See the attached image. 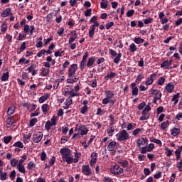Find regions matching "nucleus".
<instances>
[{
  "label": "nucleus",
  "instance_id": "nucleus-9",
  "mask_svg": "<svg viewBox=\"0 0 182 182\" xmlns=\"http://www.w3.org/2000/svg\"><path fill=\"white\" fill-rule=\"evenodd\" d=\"M82 173L84 176H91L92 169L90 168V166H89V165H82Z\"/></svg>",
  "mask_w": 182,
  "mask_h": 182
},
{
  "label": "nucleus",
  "instance_id": "nucleus-19",
  "mask_svg": "<svg viewBox=\"0 0 182 182\" xmlns=\"http://www.w3.org/2000/svg\"><path fill=\"white\" fill-rule=\"evenodd\" d=\"M150 91L151 95H154V97H159V100L161 99L162 94L160 90L151 89Z\"/></svg>",
  "mask_w": 182,
  "mask_h": 182
},
{
  "label": "nucleus",
  "instance_id": "nucleus-6",
  "mask_svg": "<svg viewBox=\"0 0 182 182\" xmlns=\"http://www.w3.org/2000/svg\"><path fill=\"white\" fill-rule=\"evenodd\" d=\"M23 31L24 33H28L31 36V35H33V32L35 31V26L32 25L29 26V25L26 24L23 26Z\"/></svg>",
  "mask_w": 182,
  "mask_h": 182
},
{
  "label": "nucleus",
  "instance_id": "nucleus-30",
  "mask_svg": "<svg viewBox=\"0 0 182 182\" xmlns=\"http://www.w3.org/2000/svg\"><path fill=\"white\" fill-rule=\"evenodd\" d=\"M8 80H9V72L3 73V75L1 76V81L6 82Z\"/></svg>",
  "mask_w": 182,
  "mask_h": 182
},
{
  "label": "nucleus",
  "instance_id": "nucleus-31",
  "mask_svg": "<svg viewBox=\"0 0 182 182\" xmlns=\"http://www.w3.org/2000/svg\"><path fill=\"white\" fill-rule=\"evenodd\" d=\"M168 126H170V122L168 120H167L161 124V129L162 130H166V129H167V127H168Z\"/></svg>",
  "mask_w": 182,
  "mask_h": 182
},
{
  "label": "nucleus",
  "instance_id": "nucleus-1",
  "mask_svg": "<svg viewBox=\"0 0 182 182\" xmlns=\"http://www.w3.org/2000/svg\"><path fill=\"white\" fill-rule=\"evenodd\" d=\"M60 153L62 156V160L67 164H72V163H77V159H73V156H72V150L69 148H62L60 150Z\"/></svg>",
  "mask_w": 182,
  "mask_h": 182
},
{
  "label": "nucleus",
  "instance_id": "nucleus-60",
  "mask_svg": "<svg viewBox=\"0 0 182 182\" xmlns=\"http://www.w3.org/2000/svg\"><path fill=\"white\" fill-rule=\"evenodd\" d=\"M6 176H8V173H6V172L2 173L0 176V180H1V181H4L5 180H6Z\"/></svg>",
  "mask_w": 182,
  "mask_h": 182
},
{
  "label": "nucleus",
  "instance_id": "nucleus-39",
  "mask_svg": "<svg viewBox=\"0 0 182 182\" xmlns=\"http://www.w3.org/2000/svg\"><path fill=\"white\" fill-rule=\"evenodd\" d=\"M165 82H166V77H161L157 81V85H159V86H163Z\"/></svg>",
  "mask_w": 182,
  "mask_h": 182
},
{
  "label": "nucleus",
  "instance_id": "nucleus-3",
  "mask_svg": "<svg viewBox=\"0 0 182 182\" xmlns=\"http://www.w3.org/2000/svg\"><path fill=\"white\" fill-rule=\"evenodd\" d=\"M109 55H111L112 58H114L113 60L114 63H116V65H119L120 60H122V53H119L117 54V52H116L114 50L109 49Z\"/></svg>",
  "mask_w": 182,
  "mask_h": 182
},
{
  "label": "nucleus",
  "instance_id": "nucleus-34",
  "mask_svg": "<svg viewBox=\"0 0 182 182\" xmlns=\"http://www.w3.org/2000/svg\"><path fill=\"white\" fill-rule=\"evenodd\" d=\"M17 169L19 171V173H22L23 174H25L26 173L25 166L23 165H17Z\"/></svg>",
  "mask_w": 182,
  "mask_h": 182
},
{
  "label": "nucleus",
  "instance_id": "nucleus-12",
  "mask_svg": "<svg viewBox=\"0 0 182 182\" xmlns=\"http://www.w3.org/2000/svg\"><path fill=\"white\" fill-rule=\"evenodd\" d=\"M132 95V96L139 95V87H137V84L136 82L131 83Z\"/></svg>",
  "mask_w": 182,
  "mask_h": 182
},
{
  "label": "nucleus",
  "instance_id": "nucleus-29",
  "mask_svg": "<svg viewBox=\"0 0 182 182\" xmlns=\"http://www.w3.org/2000/svg\"><path fill=\"white\" fill-rule=\"evenodd\" d=\"M150 141L151 143H156V144H158V146H159L160 147H161V146H163V143L161 142V140H160V139H157L156 138H151Z\"/></svg>",
  "mask_w": 182,
  "mask_h": 182
},
{
  "label": "nucleus",
  "instance_id": "nucleus-46",
  "mask_svg": "<svg viewBox=\"0 0 182 182\" xmlns=\"http://www.w3.org/2000/svg\"><path fill=\"white\" fill-rule=\"evenodd\" d=\"M29 127H33L36 123H38V119L37 118H33L32 119L30 120L29 122Z\"/></svg>",
  "mask_w": 182,
  "mask_h": 182
},
{
  "label": "nucleus",
  "instance_id": "nucleus-10",
  "mask_svg": "<svg viewBox=\"0 0 182 182\" xmlns=\"http://www.w3.org/2000/svg\"><path fill=\"white\" fill-rule=\"evenodd\" d=\"M147 141H149V140H147L146 137H140L136 141V146L139 149H141V146L147 144Z\"/></svg>",
  "mask_w": 182,
  "mask_h": 182
},
{
  "label": "nucleus",
  "instance_id": "nucleus-23",
  "mask_svg": "<svg viewBox=\"0 0 182 182\" xmlns=\"http://www.w3.org/2000/svg\"><path fill=\"white\" fill-rule=\"evenodd\" d=\"M10 15H12V13H11V9H9V8L6 9L1 14V18H7V16H10Z\"/></svg>",
  "mask_w": 182,
  "mask_h": 182
},
{
  "label": "nucleus",
  "instance_id": "nucleus-16",
  "mask_svg": "<svg viewBox=\"0 0 182 182\" xmlns=\"http://www.w3.org/2000/svg\"><path fill=\"white\" fill-rule=\"evenodd\" d=\"M70 33L73 36L70 37L69 38V41H68L69 44L73 43V42H75V41L77 39V33H76V31H72Z\"/></svg>",
  "mask_w": 182,
  "mask_h": 182
},
{
  "label": "nucleus",
  "instance_id": "nucleus-59",
  "mask_svg": "<svg viewBox=\"0 0 182 182\" xmlns=\"http://www.w3.org/2000/svg\"><path fill=\"white\" fill-rule=\"evenodd\" d=\"M39 108H37L36 110L35 111V112H32L31 114V117H35V116H39L40 113H39Z\"/></svg>",
  "mask_w": 182,
  "mask_h": 182
},
{
  "label": "nucleus",
  "instance_id": "nucleus-22",
  "mask_svg": "<svg viewBox=\"0 0 182 182\" xmlns=\"http://www.w3.org/2000/svg\"><path fill=\"white\" fill-rule=\"evenodd\" d=\"M64 104L65 105V106H63V109H69V106H70L71 105H73V100L70 98V97H68L66 99Z\"/></svg>",
  "mask_w": 182,
  "mask_h": 182
},
{
  "label": "nucleus",
  "instance_id": "nucleus-36",
  "mask_svg": "<svg viewBox=\"0 0 182 182\" xmlns=\"http://www.w3.org/2000/svg\"><path fill=\"white\" fill-rule=\"evenodd\" d=\"M119 164H121V166L124 168L129 166V161L127 160H119L118 161Z\"/></svg>",
  "mask_w": 182,
  "mask_h": 182
},
{
  "label": "nucleus",
  "instance_id": "nucleus-55",
  "mask_svg": "<svg viewBox=\"0 0 182 182\" xmlns=\"http://www.w3.org/2000/svg\"><path fill=\"white\" fill-rule=\"evenodd\" d=\"M85 16H92V9H87L85 12Z\"/></svg>",
  "mask_w": 182,
  "mask_h": 182
},
{
  "label": "nucleus",
  "instance_id": "nucleus-63",
  "mask_svg": "<svg viewBox=\"0 0 182 182\" xmlns=\"http://www.w3.org/2000/svg\"><path fill=\"white\" fill-rule=\"evenodd\" d=\"M69 3L70 6H76L77 8V1L76 0H70Z\"/></svg>",
  "mask_w": 182,
  "mask_h": 182
},
{
  "label": "nucleus",
  "instance_id": "nucleus-32",
  "mask_svg": "<svg viewBox=\"0 0 182 182\" xmlns=\"http://www.w3.org/2000/svg\"><path fill=\"white\" fill-rule=\"evenodd\" d=\"M105 94L106 95V97L108 99H112V97H114V93H113L111 90L105 91Z\"/></svg>",
  "mask_w": 182,
  "mask_h": 182
},
{
  "label": "nucleus",
  "instance_id": "nucleus-41",
  "mask_svg": "<svg viewBox=\"0 0 182 182\" xmlns=\"http://www.w3.org/2000/svg\"><path fill=\"white\" fill-rule=\"evenodd\" d=\"M11 140L12 136H7L4 137V143H5V144H9Z\"/></svg>",
  "mask_w": 182,
  "mask_h": 182
},
{
  "label": "nucleus",
  "instance_id": "nucleus-62",
  "mask_svg": "<svg viewBox=\"0 0 182 182\" xmlns=\"http://www.w3.org/2000/svg\"><path fill=\"white\" fill-rule=\"evenodd\" d=\"M102 105H108V103H110V98L106 97L102 100Z\"/></svg>",
  "mask_w": 182,
  "mask_h": 182
},
{
  "label": "nucleus",
  "instance_id": "nucleus-8",
  "mask_svg": "<svg viewBox=\"0 0 182 182\" xmlns=\"http://www.w3.org/2000/svg\"><path fill=\"white\" fill-rule=\"evenodd\" d=\"M76 70H77V64L71 65L68 69V77H72L76 73Z\"/></svg>",
  "mask_w": 182,
  "mask_h": 182
},
{
  "label": "nucleus",
  "instance_id": "nucleus-27",
  "mask_svg": "<svg viewBox=\"0 0 182 182\" xmlns=\"http://www.w3.org/2000/svg\"><path fill=\"white\" fill-rule=\"evenodd\" d=\"M171 134L176 137V136H178L180 134V129L178 128H173L171 129Z\"/></svg>",
  "mask_w": 182,
  "mask_h": 182
},
{
  "label": "nucleus",
  "instance_id": "nucleus-49",
  "mask_svg": "<svg viewBox=\"0 0 182 182\" xmlns=\"http://www.w3.org/2000/svg\"><path fill=\"white\" fill-rule=\"evenodd\" d=\"M68 127H69V124H66L65 125V127H63V130H62V132H63V134L65 136H66V134H68V132H69Z\"/></svg>",
  "mask_w": 182,
  "mask_h": 182
},
{
  "label": "nucleus",
  "instance_id": "nucleus-42",
  "mask_svg": "<svg viewBox=\"0 0 182 182\" xmlns=\"http://www.w3.org/2000/svg\"><path fill=\"white\" fill-rule=\"evenodd\" d=\"M46 22H52L53 20V13H50L49 14L47 15L46 17Z\"/></svg>",
  "mask_w": 182,
  "mask_h": 182
},
{
  "label": "nucleus",
  "instance_id": "nucleus-61",
  "mask_svg": "<svg viewBox=\"0 0 182 182\" xmlns=\"http://www.w3.org/2000/svg\"><path fill=\"white\" fill-rule=\"evenodd\" d=\"M153 22V18H149L144 20V23L145 25H149V23H151Z\"/></svg>",
  "mask_w": 182,
  "mask_h": 182
},
{
  "label": "nucleus",
  "instance_id": "nucleus-7",
  "mask_svg": "<svg viewBox=\"0 0 182 182\" xmlns=\"http://www.w3.org/2000/svg\"><path fill=\"white\" fill-rule=\"evenodd\" d=\"M11 147H16L14 149V151L18 154V153H21V149H23L24 146L22 141H18L15 142Z\"/></svg>",
  "mask_w": 182,
  "mask_h": 182
},
{
  "label": "nucleus",
  "instance_id": "nucleus-17",
  "mask_svg": "<svg viewBox=\"0 0 182 182\" xmlns=\"http://www.w3.org/2000/svg\"><path fill=\"white\" fill-rule=\"evenodd\" d=\"M174 87L176 85L173 82H169L166 85L165 89L168 93H173V90H174Z\"/></svg>",
  "mask_w": 182,
  "mask_h": 182
},
{
  "label": "nucleus",
  "instance_id": "nucleus-56",
  "mask_svg": "<svg viewBox=\"0 0 182 182\" xmlns=\"http://www.w3.org/2000/svg\"><path fill=\"white\" fill-rule=\"evenodd\" d=\"M144 174L145 176H150V174H151V171H150V168H144Z\"/></svg>",
  "mask_w": 182,
  "mask_h": 182
},
{
  "label": "nucleus",
  "instance_id": "nucleus-15",
  "mask_svg": "<svg viewBox=\"0 0 182 182\" xmlns=\"http://www.w3.org/2000/svg\"><path fill=\"white\" fill-rule=\"evenodd\" d=\"M95 62H96V57L92 56V57L88 58L86 66L87 68H93V66H95Z\"/></svg>",
  "mask_w": 182,
  "mask_h": 182
},
{
  "label": "nucleus",
  "instance_id": "nucleus-33",
  "mask_svg": "<svg viewBox=\"0 0 182 182\" xmlns=\"http://www.w3.org/2000/svg\"><path fill=\"white\" fill-rule=\"evenodd\" d=\"M48 99H49V94H46L39 98L38 102L39 103H43L46 100H48Z\"/></svg>",
  "mask_w": 182,
  "mask_h": 182
},
{
  "label": "nucleus",
  "instance_id": "nucleus-45",
  "mask_svg": "<svg viewBox=\"0 0 182 182\" xmlns=\"http://www.w3.org/2000/svg\"><path fill=\"white\" fill-rule=\"evenodd\" d=\"M36 164H35V163L32 161H31L27 166V168L28 170H32V168H35Z\"/></svg>",
  "mask_w": 182,
  "mask_h": 182
},
{
  "label": "nucleus",
  "instance_id": "nucleus-28",
  "mask_svg": "<svg viewBox=\"0 0 182 182\" xmlns=\"http://www.w3.org/2000/svg\"><path fill=\"white\" fill-rule=\"evenodd\" d=\"M178 97H180V93H176L173 95L171 102H173L174 106L178 103Z\"/></svg>",
  "mask_w": 182,
  "mask_h": 182
},
{
  "label": "nucleus",
  "instance_id": "nucleus-35",
  "mask_svg": "<svg viewBox=\"0 0 182 182\" xmlns=\"http://www.w3.org/2000/svg\"><path fill=\"white\" fill-rule=\"evenodd\" d=\"M53 126H55V124H52L50 121H47L45 125V129L47 132H49Z\"/></svg>",
  "mask_w": 182,
  "mask_h": 182
},
{
  "label": "nucleus",
  "instance_id": "nucleus-14",
  "mask_svg": "<svg viewBox=\"0 0 182 182\" xmlns=\"http://www.w3.org/2000/svg\"><path fill=\"white\" fill-rule=\"evenodd\" d=\"M78 132H80V136H85V134L89 132V129L86 125H82L78 128Z\"/></svg>",
  "mask_w": 182,
  "mask_h": 182
},
{
  "label": "nucleus",
  "instance_id": "nucleus-58",
  "mask_svg": "<svg viewBox=\"0 0 182 182\" xmlns=\"http://www.w3.org/2000/svg\"><path fill=\"white\" fill-rule=\"evenodd\" d=\"M47 159L46 152L43 151L41 154V161H45Z\"/></svg>",
  "mask_w": 182,
  "mask_h": 182
},
{
  "label": "nucleus",
  "instance_id": "nucleus-57",
  "mask_svg": "<svg viewBox=\"0 0 182 182\" xmlns=\"http://www.w3.org/2000/svg\"><path fill=\"white\" fill-rule=\"evenodd\" d=\"M100 8L102 9H106V8H107V1H102L100 3Z\"/></svg>",
  "mask_w": 182,
  "mask_h": 182
},
{
  "label": "nucleus",
  "instance_id": "nucleus-24",
  "mask_svg": "<svg viewBox=\"0 0 182 182\" xmlns=\"http://www.w3.org/2000/svg\"><path fill=\"white\" fill-rule=\"evenodd\" d=\"M142 116L140 117V120H148V119L150 118V114H149V112L146 110H143L141 112Z\"/></svg>",
  "mask_w": 182,
  "mask_h": 182
},
{
  "label": "nucleus",
  "instance_id": "nucleus-38",
  "mask_svg": "<svg viewBox=\"0 0 182 182\" xmlns=\"http://www.w3.org/2000/svg\"><path fill=\"white\" fill-rule=\"evenodd\" d=\"M144 79V75L143 74H139L137 77L136 79L134 82V83H136V85H139V83H140V82H141V80Z\"/></svg>",
  "mask_w": 182,
  "mask_h": 182
},
{
  "label": "nucleus",
  "instance_id": "nucleus-50",
  "mask_svg": "<svg viewBox=\"0 0 182 182\" xmlns=\"http://www.w3.org/2000/svg\"><path fill=\"white\" fill-rule=\"evenodd\" d=\"M36 65L31 64L30 67H28L26 70H28V73H32L35 70V67Z\"/></svg>",
  "mask_w": 182,
  "mask_h": 182
},
{
  "label": "nucleus",
  "instance_id": "nucleus-18",
  "mask_svg": "<svg viewBox=\"0 0 182 182\" xmlns=\"http://www.w3.org/2000/svg\"><path fill=\"white\" fill-rule=\"evenodd\" d=\"M15 123H16V119L12 116H10L9 118H7L6 124L7 126H9V127H11V126H14Z\"/></svg>",
  "mask_w": 182,
  "mask_h": 182
},
{
  "label": "nucleus",
  "instance_id": "nucleus-53",
  "mask_svg": "<svg viewBox=\"0 0 182 182\" xmlns=\"http://www.w3.org/2000/svg\"><path fill=\"white\" fill-rule=\"evenodd\" d=\"M165 150L166 151V155L167 156V157H170L171 156L173 155V150L168 149V148H166Z\"/></svg>",
  "mask_w": 182,
  "mask_h": 182
},
{
  "label": "nucleus",
  "instance_id": "nucleus-13",
  "mask_svg": "<svg viewBox=\"0 0 182 182\" xmlns=\"http://www.w3.org/2000/svg\"><path fill=\"white\" fill-rule=\"evenodd\" d=\"M43 138V134L39 132V134H34L33 135V141L34 143H39Z\"/></svg>",
  "mask_w": 182,
  "mask_h": 182
},
{
  "label": "nucleus",
  "instance_id": "nucleus-47",
  "mask_svg": "<svg viewBox=\"0 0 182 182\" xmlns=\"http://www.w3.org/2000/svg\"><path fill=\"white\" fill-rule=\"evenodd\" d=\"M25 38H26V33H19L18 36L17 38V41H23Z\"/></svg>",
  "mask_w": 182,
  "mask_h": 182
},
{
  "label": "nucleus",
  "instance_id": "nucleus-44",
  "mask_svg": "<svg viewBox=\"0 0 182 182\" xmlns=\"http://www.w3.org/2000/svg\"><path fill=\"white\" fill-rule=\"evenodd\" d=\"M161 68H164L165 69H168V68H170V65L168 64V60H166L165 61H164L161 64Z\"/></svg>",
  "mask_w": 182,
  "mask_h": 182
},
{
  "label": "nucleus",
  "instance_id": "nucleus-51",
  "mask_svg": "<svg viewBox=\"0 0 182 182\" xmlns=\"http://www.w3.org/2000/svg\"><path fill=\"white\" fill-rule=\"evenodd\" d=\"M116 76V73H111L110 74H107L105 77V79H113Z\"/></svg>",
  "mask_w": 182,
  "mask_h": 182
},
{
  "label": "nucleus",
  "instance_id": "nucleus-52",
  "mask_svg": "<svg viewBox=\"0 0 182 182\" xmlns=\"http://www.w3.org/2000/svg\"><path fill=\"white\" fill-rule=\"evenodd\" d=\"M89 110V107H87V106H83L81 109H80V113H82V114H85L86 112H87Z\"/></svg>",
  "mask_w": 182,
  "mask_h": 182
},
{
  "label": "nucleus",
  "instance_id": "nucleus-20",
  "mask_svg": "<svg viewBox=\"0 0 182 182\" xmlns=\"http://www.w3.org/2000/svg\"><path fill=\"white\" fill-rule=\"evenodd\" d=\"M117 144V142H116L114 141L109 142L107 146L108 151H113V150H114V149H116Z\"/></svg>",
  "mask_w": 182,
  "mask_h": 182
},
{
  "label": "nucleus",
  "instance_id": "nucleus-25",
  "mask_svg": "<svg viewBox=\"0 0 182 182\" xmlns=\"http://www.w3.org/2000/svg\"><path fill=\"white\" fill-rule=\"evenodd\" d=\"M90 29L89 30V38H93L95 36V31H96V27L92 24L90 26Z\"/></svg>",
  "mask_w": 182,
  "mask_h": 182
},
{
  "label": "nucleus",
  "instance_id": "nucleus-48",
  "mask_svg": "<svg viewBox=\"0 0 182 182\" xmlns=\"http://www.w3.org/2000/svg\"><path fill=\"white\" fill-rule=\"evenodd\" d=\"M18 163H19V161L18 159H13L11 161V167H16V166H18Z\"/></svg>",
  "mask_w": 182,
  "mask_h": 182
},
{
  "label": "nucleus",
  "instance_id": "nucleus-21",
  "mask_svg": "<svg viewBox=\"0 0 182 182\" xmlns=\"http://www.w3.org/2000/svg\"><path fill=\"white\" fill-rule=\"evenodd\" d=\"M49 73H50V70H49V68H42L41 69L40 76H43V77H45L48 76Z\"/></svg>",
  "mask_w": 182,
  "mask_h": 182
},
{
  "label": "nucleus",
  "instance_id": "nucleus-43",
  "mask_svg": "<svg viewBox=\"0 0 182 182\" xmlns=\"http://www.w3.org/2000/svg\"><path fill=\"white\" fill-rule=\"evenodd\" d=\"M14 113H15V108H14V107H9L7 110L8 116H11V114H14Z\"/></svg>",
  "mask_w": 182,
  "mask_h": 182
},
{
  "label": "nucleus",
  "instance_id": "nucleus-64",
  "mask_svg": "<svg viewBox=\"0 0 182 182\" xmlns=\"http://www.w3.org/2000/svg\"><path fill=\"white\" fill-rule=\"evenodd\" d=\"M140 132H141V129L137 128V129H136L135 130H134V131L132 132V134H133V136H137V134H139V133Z\"/></svg>",
  "mask_w": 182,
  "mask_h": 182
},
{
  "label": "nucleus",
  "instance_id": "nucleus-2",
  "mask_svg": "<svg viewBox=\"0 0 182 182\" xmlns=\"http://www.w3.org/2000/svg\"><path fill=\"white\" fill-rule=\"evenodd\" d=\"M116 138L118 141H126V140L130 139V136L129 135V133H127V131L122 129L116 134Z\"/></svg>",
  "mask_w": 182,
  "mask_h": 182
},
{
  "label": "nucleus",
  "instance_id": "nucleus-5",
  "mask_svg": "<svg viewBox=\"0 0 182 182\" xmlns=\"http://www.w3.org/2000/svg\"><path fill=\"white\" fill-rule=\"evenodd\" d=\"M112 174L114 176H120V174H123V168H120L119 165H114L110 170Z\"/></svg>",
  "mask_w": 182,
  "mask_h": 182
},
{
  "label": "nucleus",
  "instance_id": "nucleus-11",
  "mask_svg": "<svg viewBox=\"0 0 182 182\" xmlns=\"http://www.w3.org/2000/svg\"><path fill=\"white\" fill-rule=\"evenodd\" d=\"M87 58H89V53L85 52V55L82 57V60L80 63V65L81 70H83V69H85V66H86V60H87Z\"/></svg>",
  "mask_w": 182,
  "mask_h": 182
},
{
  "label": "nucleus",
  "instance_id": "nucleus-26",
  "mask_svg": "<svg viewBox=\"0 0 182 182\" xmlns=\"http://www.w3.org/2000/svg\"><path fill=\"white\" fill-rule=\"evenodd\" d=\"M129 50L131 53H134L137 50V46L134 43H132L129 46Z\"/></svg>",
  "mask_w": 182,
  "mask_h": 182
},
{
  "label": "nucleus",
  "instance_id": "nucleus-37",
  "mask_svg": "<svg viewBox=\"0 0 182 182\" xmlns=\"http://www.w3.org/2000/svg\"><path fill=\"white\" fill-rule=\"evenodd\" d=\"M41 109H42L43 113H44V114H46V113L49 112V105L48 104H44L42 105Z\"/></svg>",
  "mask_w": 182,
  "mask_h": 182
},
{
  "label": "nucleus",
  "instance_id": "nucleus-54",
  "mask_svg": "<svg viewBox=\"0 0 182 182\" xmlns=\"http://www.w3.org/2000/svg\"><path fill=\"white\" fill-rule=\"evenodd\" d=\"M154 150V144H149L147 146V151L150 153L151 151H153Z\"/></svg>",
  "mask_w": 182,
  "mask_h": 182
},
{
  "label": "nucleus",
  "instance_id": "nucleus-40",
  "mask_svg": "<svg viewBox=\"0 0 182 182\" xmlns=\"http://www.w3.org/2000/svg\"><path fill=\"white\" fill-rule=\"evenodd\" d=\"M134 42L135 43H136V45H140V44L144 43V39H143V38H141L140 37L135 38L134 40Z\"/></svg>",
  "mask_w": 182,
  "mask_h": 182
},
{
  "label": "nucleus",
  "instance_id": "nucleus-4",
  "mask_svg": "<svg viewBox=\"0 0 182 182\" xmlns=\"http://www.w3.org/2000/svg\"><path fill=\"white\" fill-rule=\"evenodd\" d=\"M157 80V73H152L149 75L145 82V85L146 86H151L153 83H154V80Z\"/></svg>",
  "mask_w": 182,
  "mask_h": 182
}]
</instances>
